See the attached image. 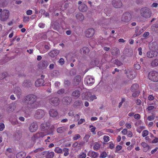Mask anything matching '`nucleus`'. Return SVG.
Listing matches in <instances>:
<instances>
[{
    "instance_id": "obj_1",
    "label": "nucleus",
    "mask_w": 158,
    "mask_h": 158,
    "mask_svg": "<svg viewBox=\"0 0 158 158\" xmlns=\"http://www.w3.org/2000/svg\"><path fill=\"white\" fill-rule=\"evenodd\" d=\"M37 97L33 94H30L27 96L25 98L23 101L26 103L27 104V109L23 107L22 110L24 112H28V109H34L39 106V103L36 102Z\"/></svg>"
},
{
    "instance_id": "obj_2",
    "label": "nucleus",
    "mask_w": 158,
    "mask_h": 158,
    "mask_svg": "<svg viewBox=\"0 0 158 158\" xmlns=\"http://www.w3.org/2000/svg\"><path fill=\"white\" fill-rule=\"evenodd\" d=\"M141 15L143 18L148 19L149 18L151 15L152 11L148 7H144L142 8L140 11Z\"/></svg>"
},
{
    "instance_id": "obj_3",
    "label": "nucleus",
    "mask_w": 158,
    "mask_h": 158,
    "mask_svg": "<svg viewBox=\"0 0 158 158\" xmlns=\"http://www.w3.org/2000/svg\"><path fill=\"white\" fill-rule=\"evenodd\" d=\"M148 77L149 79L152 81L156 82L158 81V72L155 71H150Z\"/></svg>"
},
{
    "instance_id": "obj_4",
    "label": "nucleus",
    "mask_w": 158,
    "mask_h": 158,
    "mask_svg": "<svg viewBox=\"0 0 158 158\" xmlns=\"http://www.w3.org/2000/svg\"><path fill=\"white\" fill-rule=\"evenodd\" d=\"M131 14L129 12H126L124 13L122 16L121 21L123 23H128L131 20Z\"/></svg>"
},
{
    "instance_id": "obj_5",
    "label": "nucleus",
    "mask_w": 158,
    "mask_h": 158,
    "mask_svg": "<svg viewBox=\"0 0 158 158\" xmlns=\"http://www.w3.org/2000/svg\"><path fill=\"white\" fill-rule=\"evenodd\" d=\"M9 13L8 10H3L0 15V19L2 21L6 20L9 18Z\"/></svg>"
},
{
    "instance_id": "obj_6",
    "label": "nucleus",
    "mask_w": 158,
    "mask_h": 158,
    "mask_svg": "<svg viewBox=\"0 0 158 158\" xmlns=\"http://www.w3.org/2000/svg\"><path fill=\"white\" fill-rule=\"evenodd\" d=\"M48 99L49 103L52 106H57L59 104L60 100L58 98H50L49 97Z\"/></svg>"
},
{
    "instance_id": "obj_7",
    "label": "nucleus",
    "mask_w": 158,
    "mask_h": 158,
    "mask_svg": "<svg viewBox=\"0 0 158 158\" xmlns=\"http://www.w3.org/2000/svg\"><path fill=\"white\" fill-rule=\"evenodd\" d=\"M45 114V113L44 110L41 109H38L35 112V117L38 119L41 118L44 116Z\"/></svg>"
},
{
    "instance_id": "obj_8",
    "label": "nucleus",
    "mask_w": 158,
    "mask_h": 158,
    "mask_svg": "<svg viewBox=\"0 0 158 158\" xmlns=\"http://www.w3.org/2000/svg\"><path fill=\"white\" fill-rule=\"evenodd\" d=\"M45 135L43 132L37 133L32 137L31 140L35 143L37 139L40 138H43Z\"/></svg>"
},
{
    "instance_id": "obj_9",
    "label": "nucleus",
    "mask_w": 158,
    "mask_h": 158,
    "mask_svg": "<svg viewBox=\"0 0 158 158\" xmlns=\"http://www.w3.org/2000/svg\"><path fill=\"white\" fill-rule=\"evenodd\" d=\"M94 82V79L90 76L86 77L84 80L85 84L89 86L92 85Z\"/></svg>"
},
{
    "instance_id": "obj_10",
    "label": "nucleus",
    "mask_w": 158,
    "mask_h": 158,
    "mask_svg": "<svg viewBox=\"0 0 158 158\" xmlns=\"http://www.w3.org/2000/svg\"><path fill=\"white\" fill-rule=\"evenodd\" d=\"M41 155H45L46 158H53L54 156V153L52 152L44 151L41 153Z\"/></svg>"
},
{
    "instance_id": "obj_11",
    "label": "nucleus",
    "mask_w": 158,
    "mask_h": 158,
    "mask_svg": "<svg viewBox=\"0 0 158 158\" xmlns=\"http://www.w3.org/2000/svg\"><path fill=\"white\" fill-rule=\"evenodd\" d=\"M112 4L114 8H120L122 6V3L120 0H112Z\"/></svg>"
},
{
    "instance_id": "obj_12",
    "label": "nucleus",
    "mask_w": 158,
    "mask_h": 158,
    "mask_svg": "<svg viewBox=\"0 0 158 158\" xmlns=\"http://www.w3.org/2000/svg\"><path fill=\"white\" fill-rule=\"evenodd\" d=\"M86 95L87 96L86 99L89 101H93L94 99L97 98L95 95L90 92L87 93Z\"/></svg>"
},
{
    "instance_id": "obj_13",
    "label": "nucleus",
    "mask_w": 158,
    "mask_h": 158,
    "mask_svg": "<svg viewBox=\"0 0 158 158\" xmlns=\"http://www.w3.org/2000/svg\"><path fill=\"white\" fill-rule=\"evenodd\" d=\"M16 103L15 102L11 103L8 106L7 110L8 112L13 111L16 107Z\"/></svg>"
},
{
    "instance_id": "obj_14",
    "label": "nucleus",
    "mask_w": 158,
    "mask_h": 158,
    "mask_svg": "<svg viewBox=\"0 0 158 158\" xmlns=\"http://www.w3.org/2000/svg\"><path fill=\"white\" fill-rule=\"evenodd\" d=\"M94 33V30L92 28H89L86 31L85 36L88 38L90 37L93 36Z\"/></svg>"
},
{
    "instance_id": "obj_15",
    "label": "nucleus",
    "mask_w": 158,
    "mask_h": 158,
    "mask_svg": "<svg viewBox=\"0 0 158 158\" xmlns=\"http://www.w3.org/2000/svg\"><path fill=\"white\" fill-rule=\"evenodd\" d=\"M157 52L151 50L147 53V55L148 57L152 58L156 56L157 55Z\"/></svg>"
},
{
    "instance_id": "obj_16",
    "label": "nucleus",
    "mask_w": 158,
    "mask_h": 158,
    "mask_svg": "<svg viewBox=\"0 0 158 158\" xmlns=\"http://www.w3.org/2000/svg\"><path fill=\"white\" fill-rule=\"evenodd\" d=\"M38 126L37 124L34 123H33L30 125L29 129L30 131L32 132H35L37 130Z\"/></svg>"
},
{
    "instance_id": "obj_17",
    "label": "nucleus",
    "mask_w": 158,
    "mask_h": 158,
    "mask_svg": "<svg viewBox=\"0 0 158 158\" xmlns=\"http://www.w3.org/2000/svg\"><path fill=\"white\" fill-rule=\"evenodd\" d=\"M98 154L92 151H89L87 153V156L91 158H97L98 156Z\"/></svg>"
},
{
    "instance_id": "obj_18",
    "label": "nucleus",
    "mask_w": 158,
    "mask_h": 158,
    "mask_svg": "<svg viewBox=\"0 0 158 158\" xmlns=\"http://www.w3.org/2000/svg\"><path fill=\"white\" fill-rule=\"evenodd\" d=\"M41 78L44 77V75H41ZM44 81L42 78L38 79L37 80L35 83V85L36 87H38L42 85L44 83Z\"/></svg>"
},
{
    "instance_id": "obj_19",
    "label": "nucleus",
    "mask_w": 158,
    "mask_h": 158,
    "mask_svg": "<svg viewBox=\"0 0 158 158\" xmlns=\"http://www.w3.org/2000/svg\"><path fill=\"white\" fill-rule=\"evenodd\" d=\"M60 52V51L55 49L51 51L48 53V55L52 57H54L58 55Z\"/></svg>"
},
{
    "instance_id": "obj_20",
    "label": "nucleus",
    "mask_w": 158,
    "mask_h": 158,
    "mask_svg": "<svg viewBox=\"0 0 158 158\" xmlns=\"http://www.w3.org/2000/svg\"><path fill=\"white\" fill-rule=\"evenodd\" d=\"M111 54L113 56H116L118 55L120 51L117 48L113 47L110 50Z\"/></svg>"
},
{
    "instance_id": "obj_21",
    "label": "nucleus",
    "mask_w": 158,
    "mask_h": 158,
    "mask_svg": "<svg viewBox=\"0 0 158 158\" xmlns=\"http://www.w3.org/2000/svg\"><path fill=\"white\" fill-rule=\"evenodd\" d=\"M48 64L47 61H41L39 63L40 67L42 69H46L48 66Z\"/></svg>"
},
{
    "instance_id": "obj_22",
    "label": "nucleus",
    "mask_w": 158,
    "mask_h": 158,
    "mask_svg": "<svg viewBox=\"0 0 158 158\" xmlns=\"http://www.w3.org/2000/svg\"><path fill=\"white\" fill-rule=\"evenodd\" d=\"M49 114L51 117H56L58 115V112L55 109H51L49 112Z\"/></svg>"
},
{
    "instance_id": "obj_23",
    "label": "nucleus",
    "mask_w": 158,
    "mask_h": 158,
    "mask_svg": "<svg viewBox=\"0 0 158 158\" xmlns=\"http://www.w3.org/2000/svg\"><path fill=\"white\" fill-rule=\"evenodd\" d=\"M141 144L143 148V150L144 152H147L150 149L149 146L145 142H142Z\"/></svg>"
},
{
    "instance_id": "obj_24",
    "label": "nucleus",
    "mask_w": 158,
    "mask_h": 158,
    "mask_svg": "<svg viewBox=\"0 0 158 158\" xmlns=\"http://www.w3.org/2000/svg\"><path fill=\"white\" fill-rule=\"evenodd\" d=\"M80 90H76L73 91L72 93V96L74 98H77L80 96Z\"/></svg>"
},
{
    "instance_id": "obj_25",
    "label": "nucleus",
    "mask_w": 158,
    "mask_h": 158,
    "mask_svg": "<svg viewBox=\"0 0 158 158\" xmlns=\"http://www.w3.org/2000/svg\"><path fill=\"white\" fill-rule=\"evenodd\" d=\"M14 93L16 94L18 98H19L22 92L21 89L19 87H16L14 89Z\"/></svg>"
},
{
    "instance_id": "obj_26",
    "label": "nucleus",
    "mask_w": 158,
    "mask_h": 158,
    "mask_svg": "<svg viewBox=\"0 0 158 158\" xmlns=\"http://www.w3.org/2000/svg\"><path fill=\"white\" fill-rule=\"evenodd\" d=\"M79 9L82 12H86L87 10V7L85 4H82L79 6Z\"/></svg>"
},
{
    "instance_id": "obj_27",
    "label": "nucleus",
    "mask_w": 158,
    "mask_h": 158,
    "mask_svg": "<svg viewBox=\"0 0 158 158\" xmlns=\"http://www.w3.org/2000/svg\"><path fill=\"white\" fill-rule=\"evenodd\" d=\"M81 80V77L80 76H77L75 77L73 80V84L77 85H78Z\"/></svg>"
},
{
    "instance_id": "obj_28",
    "label": "nucleus",
    "mask_w": 158,
    "mask_h": 158,
    "mask_svg": "<svg viewBox=\"0 0 158 158\" xmlns=\"http://www.w3.org/2000/svg\"><path fill=\"white\" fill-rule=\"evenodd\" d=\"M151 47V50H152L157 51L158 50V45L156 42L152 43Z\"/></svg>"
},
{
    "instance_id": "obj_29",
    "label": "nucleus",
    "mask_w": 158,
    "mask_h": 158,
    "mask_svg": "<svg viewBox=\"0 0 158 158\" xmlns=\"http://www.w3.org/2000/svg\"><path fill=\"white\" fill-rule=\"evenodd\" d=\"M26 153L23 152L18 153L16 155V158H24L26 156Z\"/></svg>"
},
{
    "instance_id": "obj_30",
    "label": "nucleus",
    "mask_w": 158,
    "mask_h": 158,
    "mask_svg": "<svg viewBox=\"0 0 158 158\" xmlns=\"http://www.w3.org/2000/svg\"><path fill=\"white\" fill-rule=\"evenodd\" d=\"M127 77L130 79H132L135 77V75L133 72L128 71L127 73Z\"/></svg>"
},
{
    "instance_id": "obj_31",
    "label": "nucleus",
    "mask_w": 158,
    "mask_h": 158,
    "mask_svg": "<svg viewBox=\"0 0 158 158\" xmlns=\"http://www.w3.org/2000/svg\"><path fill=\"white\" fill-rule=\"evenodd\" d=\"M77 19L80 21H82L84 19V16L81 13H78L76 15Z\"/></svg>"
},
{
    "instance_id": "obj_32",
    "label": "nucleus",
    "mask_w": 158,
    "mask_h": 158,
    "mask_svg": "<svg viewBox=\"0 0 158 158\" xmlns=\"http://www.w3.org/2000/svg\"><path fill=\"white\" fill-rule=\"evenodd\" d=\"M67 130V128L66 127L64 126L57 128V131L58 133H61L64 132Z\"/></svg>"
},
{
    "instance_id": "obj_33",
    "label": "nucleus",
    "mask_w": 158,
    "mask_h": 158,
    "mask_svg": "<svg viewBox=\"0 0 158 158\" xmlns=\"http://www.w3.org/2000/svg\"><path fill=\"white\" fill-rule=\"evenodd\" d=\"M139 87V85L138 84H134L131 86V90L132 92H134L138 89Z\"/></svg>"
},
{
    "instance_id": "obj_34",
    "label": "nucleus",
    "mask_w": 158,
    "mask_h": 158,
    "mask_svg": "<svg viewBox=\"0 0 158 158\" xmlns=\"http://www.w3.org/2000/svg\"><path fill=\"white\" fill-rule=\"evenodd\" d=\"M151 30L156 32H158V24H154L151 27Z\"/></svg>"
},
{
    "instance_id": "obj_35",
    "label": "nucleus",
    "mask_w": 158,
    "mask_h": 158,
    "mask_svg": "<svg viewBox=\"0 0 158 158\" xmlns=\"http://www.w3.org/2000/svg\"><path fill=\"white\" fill-rule=\"evenodd\" d=\"M89 51V49L86 47H83L80 50V52L81 54H86L88 53Z\"/></svg>"
},
{
    "instance_id": "obj_36",
    "label": "nucleus",
    "mask_w": 158,
    "mask_h": 158,
    "mask_svg": "<svg viewBox=\"0 0 158 158\" xmlns=\"http://www.w3.org/2000/svg\"><path fill=\"white\" fill-rule=\"evenodd\" d=\"M151 65L153 67L158 66V59H155L153 60L151 63Z\"/></svg>"
},
{
    "instance_id": "obj_37",
    "label": "nucleus",
    "mask_w": 158,
    "mask_h": 158,
    "mask_svg": "<svg viewBox=\"0 0 158 158\" xmlns=\"http://www.w3.org/2000/svg\"><path fill=\"white\" fill-rule=\"evenodd\" d=\"M138 27H136V30L135 32L136 33L135 35H134V36H136L137 35H140L141 33L143 32L144 31V30L143 29H140L139 32H138Z\"/></svg>"
},
{
    "instance_id": "obj_38",
    "label": "nucleus",
    "mask_w": 158,
    "mask_h": 158,
    "mask_svg": "<svg viewBox=\"0 0 158 158\" xmlns=\"http://www.w3.org/2000/svg\"><path fill=\"white\" fill-rule=\"evenodd\" d=\"M31 82L29 80H25L23 83V85L25 87H28L31 84Z\"/></svg>"
},
{
    "instance_id": "obj_39",
    "label": "nucleus",
    "mask_w": 158,
    "mask_h": 158,
    "mask_svg": "<svg viewBox=\"0 0 158 158\" xmlns=\"http://www.w3.org/2000/svg\"><path fill=\"white\" fill-rule=\"evenodd\" d=\"M100 147V145L97 142H96L94 143V145L93 147V149L95 150H98Z\"/></svg>"
},
{
    "instance_id": "obj_40",
    "label": "nucleus",
    "mask_w": 158,
    "mask_h": 158,
    "mask_svg": "<svg viewBox=\"0 0 158 158\" xmlns=\"http://www.w3.org/2000/svg\"><path fill=\"white\" fill-rule=\"evenodd\" d=\"M74 105L78 107L82 106L83 104L81 101H77L74 102Z\"/></svg>"
},
{
    "instance_id": "obj_41",
    "label": "nucleus",
    "mask_w": 158,
    "mask_h": 158,
    "mask_svg": "<svg viewBox=\"0 0 158 158\" xmlns=\"http://www.w3.org/2000/svg\"><path fill=\"white\" fill-rule=\"evenodd\" d=\"M40 127L42 130L44 131L47 129L48 126H47L46 124L44 123L41 125Z\"/></svg>"
},
{
    "instance_id": "obj_42",
    "label": "nucleus",
    "mask_w": 158,
    "mask_h": 158,
    "mask_svg": "<svg viewBox=\"0 0 158 158\" xmlns=\"http://www.w3.org/2000/svg\"><path fill=\"white\" fill-rule=\"evenodd\" d=\"M70 98L69 97H67L64 98L62 99V101L63 102L68 103L69 102V101H70Z\"/></svg>"
},
{
    "instance_id": "obj_43",
    "label": "nucleus",
    "mask_w": 158,
    "mask_h": 158,
    "mask_svg": "<svg viewBox=\"0 0 158 158\" xmlns=\"http://www.w3.org/2000/svg\"><path fill=\"white\" fill-rule=\"evenodd\" d=\"M54 151L58 153H60L62 152V150L61 148L59 147H56L54 150Z\"/></svg>"
},
{
    "instance_id": "obj_44",
    "label": "nucleus",
    "mask_w": 158,
    "mask_h": 158,
    "mask_svg": "<svg viewBox=\"0 0 158 158\" xmlns=\"http://www.w3.org/2000/svg\"><path fill=\"white\" fill-rule=\"evenodd\" d=\"M149 134V131L147 130H144L142 133V135L143 137L147 136Z\"/></svg>"
},
{
    "instance_id": "obj_45",
    "label": "nucleus",
    "mask_w": 158,
    "mask_h": 158,
    "mask_svg": "<svg viewBox=\"0 0 158 158\" xmlns=\"http://www.w3.org/2000/svg\"><path fill=\"white\" fill-rule=\"evenodd\" d=\"M90 136V135L89 134L86 135L83 138V140H84V141L87 142H88Z\"/></svg>"
},
{
    "instance_id": "obj_46",
    "label": "nucleus",
    "mask_w": 158,
    "mask_h": 158,
    "mask_svg": "<svg viewBox=\"0 0 158 158\" xmlns=\"http://www.w3.org/2000/svg\"><path fill=\"white\" fill-rule=\"evenodd\" d=\"M86 156V154L83 152L81 153L79 155V158H85Z\"/></svg>"
},
{
    "instance_id": "obj_47",
    "label": "nucleus",
    "mask_w": 158,
    "mask_h": 158,
    "mask_svg": "<svg viewBox=\"0 0 158 158\" xmlns=\"http://www.w3.org/2000/svg\"><path fill=\"white\" fill-rule=\"evenodd\" d=\"M30 20V18L28 16H25L23 17V21L24 23L28 22Z\"/></svg>"
},
{
    "instance_id": "obj_48",
    "label": "nucleus",
    "mask_w": 158,
    "mask_h": 158,
    "mask_svg": "<svg viewBox=\"0 0 158 158\" xmlns=\"http://www.w3.org/2000/svg\"><path fill=\"white\" fill-rule=\"evenodd\" d=\"M63 151L64 152V155L65 156H67L69 154V149L67 148H64L63 149Z\"/></svg>"
},
{
    "instance_id": "obj_49",
    "label": "nucleus",
    "mask_w": 158,
    "mask_h": 158,
    "mask_svg": "<svg viewBox=\"0 0 158 158\" xmlns=\"http://www.w3.org/2000/svg\"><path fill=\"white\" fill-rule=\"evenodd\" d=\"M81 138V136L79 134H75L73 138V139L74 140H77Z\"/></svg>"
},
{
    "instance_id": "obj_50",
    "label": "nucleus",
    "mask_w": 158,
    "mask_h": 158,
    "mask_svg": "<svg viewBox=\"0 0 158 158\" xmlns=\"http://www.w3.org/2000/svg\"><path fill=\"white\" fill-rule=\"evenodd\" d=\"M134 92V93L132 94V96L133 97H136L139 95V91L137 90Z\"/></svg>"
},
{
    "instance_id": "obj_51",
    "label": "nucleus",
    "mask_w": 158,
    "mask_h": 158,
    "mask_svg": "<svg viewBox=\"0 0 158 158\" xmlns=\"http://www.w3.org/2000/svg\"><path fill=\"white\" fill-rule=\"evenodd\" d=\"M109 146V148L111 149H112L114 148V145L112 142H110L108 143Z\"/></svg>"
},
{
    "instance_id": "obj_52",
    "label": "nucleus",
    "mask_w": 158,
    "mask_h": 158,
    "mask_svg": "<svg viewBox=\"0 0 158 158\" xmlns=\"http://www.w3.org/2000/svg\"><path fill=\"white\" fill-rule=\"evenodd\" d=\"M44 150V148L43 147L37 148L36 149H35L34 151V152L35 153H37L38 152H41L42 151H43Z\"/></svg>"
},
{
    "instance_id": "obj_53",
    "label": "nucleus",
    "mask_w": 158,
    "mask_h": 158,
    "mask_svg": "<svg viewBox=\"0 0 158 158\" xmlns=\"http://www.w3.org/2000/svg\"><path fill=\"white\" fill-rule=\"evenodd\" d=\"M107 154L105 152H104L101 153L100 156V157L102 158H105L106 157Z\"/></svg>"
},
{
    "instance_id": "obj_54",
    "label": "nucleus",
    "mask_w": 158,
    "mask_h": 158,
    "mask_svg": "<svg viewBox=\"0 0 158 158\" xmlns=\"http://www.w3.org/2000/svg\"><path fill=\"white\" fill-rule=\"evenodd\" d=\"M6 73H3L0 74V79H3L6 77Z\"/></svg>"
},
{
    "instance_id": "obj_55",
    "label": "nucleus",
    "mask_w": 158,
    "mask_h": 158,
    "mask_svg": "<svg viewBox=\"0 0 158 158\" xmlns=\"http://www.w3.org/2000/svg\"><path fill=\"white\" fill-rule=\"evenodd\" d=\"M59 63L61 65L64 64V60L63 58H60L58 61Z\"/></svg>"
},
{
    "instance_id": "obj_56",
    "label": "nucleus",
    "mask_w": 158,
    "mask_h": 158,
    "mask_svg": "<svg viewBox=\"0 0 158 158\" xmlns=\"http://www.w3.org/2000/svg\"><path fill=\"white\" fill-rule=\"evenodd\" d=\"M91 64L93 65H96L98 64V61L96 60H94L91 63Z\"/></svg>"
},
{
    "instance_id": "obj_57",
    "label": "nucleus",
    "mask_w": 158,
    "mask_h": 158,
    "mask_svg": "<svg viewBox=\"0 0 158 158\" xmlns=\"http://www.w3.org/2000/svg\"><path fill=\"white\" fill-rule=\"evenodd\" d=\"M114 62L118 66H120L122 64V63L121 62L117 60H115Z\"/></svg>"
},
{
    "instance_id": "obj_58",
    "label": "nucleus",
    "mask_w": 158,
    "mask_h": 158,
    "mask_svg": "<svg viewBox=\"0 0 158 158\" xmlns=\"http://www.w3.org/2000/svg\"><path fill=\"white\" fill-rule=\"evenodd\" d=\"M110 137L108 136L105 135L103 137V139L105 142H107L110 140Z\"/></svg>"
},
{
    "instance_id": "obj_59",
    "label": "nucleus",
    "mask_w": 158,
    "mask_h": 158,
    "mask_svg": "<svg viewBox=\"0 0 158 158\" xmlns=\"http://www.w3.org/2000/svg\"><path fill=\"white\" fill-rule=\"evenodd\" d=\"M82 143H79V144L77 142H75L73 144V146L74 147H76L78 145H79L80 146H82Z\"/></svg>"
},
{
    "instance_id": "obj_60",
    "label": "nucleus",
    "mask_w": 158,
    "mask_h": 158,
    "mask_svg": "<svg viewBox=\"0 0 158 158\" xmlns=\"http://www.w3.org/2000/svg\"><path fill=\"white\" fill-rule=\"evenodd\" d=\"M134 67L136 69H139L140 68V66L138 64H135L134 65Z\"/></svg>"
},
{
    "instance_id": "obj_61",
    "label": "nucleus",
    "mask_w": 158,
    "mask_h": 158,
    "mask_svg": "<svg viewBox=\"0 0 158 158\" xmlns=\"http://www.w3.org/2000/svg\"><path fill=\"white\" fill-rule=\"evenodd\" d=\"M141 123H142L141 121L140 120H138L135 123V126H138L140 125V124H141Z\"/></svg>"
},
{
    "instance_id": "obj_62",
    "label": "nucleus",
    "mask_w": 158,
    "mask_h": 158,
    "mask_svg": "<svg viewBox=\"0 0 158 158\" xmlns=\"http://www.w3.org/2000/svg\"><path fill=\"white\" fill-rule=\"evenodd\" d=\"M64 89H62L59 90L57 91V93L59 94H62L64 93Z\"/></svg>"
},
{
    "instance_id": "obj_63",
    "label": "nucleus",
    "mask_w": 158,
    "mask_h": 158,
    "mask_svg": "<svg viewBox=\"0 0 158 158\" xmlns=\"http://www.w3.org/2000/svg\"><path fill=\"white\" fill-rule=\"evenodd\" d=\"M155 108H156L154 106H148L147 108V109L148 110H151Z\"/></svg>"
},
{
    "instance_id": "obj_64",
    "label": "nucleus",
    "mask_w": 158,
    "mask_h": 158,
    "mask_svg": "<svg viewBox=\"0 0 158 158\" xmlns=\"http://www.w3.org/2000/svg\"><path fill=\"white\" fill-rule=\"evenodd\" d=\"M26 13L27 15H31L32 14V11L31 10H29L26 11Z\"/></svg>"
}]
</instances>
